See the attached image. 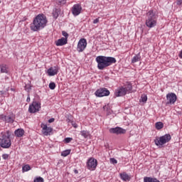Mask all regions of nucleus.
Returning <instances> with one entry per match:
<instances>
[{
  "mask_svg": "<svg viewBox=\"0 0 182 182\" xmlns=\"http://www.w3.org/2000/svg\"><path fill=\"white\" fill-rule=\"evenodd\" d=\"M119 177L122 181H130L132 180V177L126 172L119 173Z\"/></svg>",
  "mask_w": 182,
  "mask_h": 182,
  "instance_id": "obj_17",
  "label": "nucleus"
},
{
  "mask_svg": "<svg viewBox=\"0 0 182 182\" xmlns=\"http://www.w3.org/2000/svg\"><path fill=\"white\" fill-rule=\"evenodd\" d=\"M95 95L97 97H103L105 96H109V95H110V91H109L107 88H100L95 92Z\"/></svg>",
  "mask_w": 182,
  "mask_h": 182,
  "instance_id": "obj_9",
  "label": "nucleus"
},
{
  "mask_svg": "<svg viewBox=\"0 0 182 182\" xmlns=\"http://www.w3.org/2000/svg\"><path fill=\"white\" fill-rule=\"evenodd\" d=\"M2 136L0 138V146L2 149H9L12 146L11 141V133L9 131H6L5 133H1Z\"/></svg>",
  "mask_w": 182,
  "mask_h": 182,
  "instance_id": "obj_4",
  "label": "nucleus"
},
{
  "mask_svg": "<svg viewBox=\"0 0 182 182\" xmlns=\"http://www.w3.org/2000/svg\"><path fill=\"white\" fill-rule=\"evenodd\" d=\"M86 46H87V41H86V38H81L77 43V52H83V50L86 49Z\"/></svg>",
  "mask_w": 182,
  "mask_h": 182,
  "instance_id": "obj_12",
  "label": "nucleus"
},
{
  "mask_svg": "<svg viewBox=\"0 0 182 182\" xmlns=\"http://www.w3.org/2000/svg\"><path fill=\"white\" fill-rule=\"evenodd\" d=\"M9 157V155L7 154H4L2 155V158L4 159V160H8Z\"/></svg>",
  "mask_w": 182,
  "mask_h": 182,
  "instance_id": "obj_36",
  "label": "nucleus"
},
{
  "mask_svg": "<svg viewBox=\"0 0 182 182\" xmlns=\"http://www.w3.org/2000/svg\"><path fill=\"white\" fill-rule=\"evenodd\" d=\"M39 110H41V102L34 100L28 107V112L29 113H36L39 112Z\"/></svg>",
  "mask_w": 182,
  "mask_h": 182,
  "instance_id": "obj_7",
  "label": "nucleus"
},
{
  "mask_svg": "<svg viewBox=\"0 0 182 182\" xmlns=\"http://www.w3.org/2000/svg\"><path fill=\"white\" fill-rule=\"evenodd\" d=\"M59 72V66L55 65L53 67H50L48 70L47 73L48 76H55Z\"/></svg>",
  "mask_w": 182,
  "mask_h": 182,
  "instance_id": "obj_16",
  "label": "nucleus"
},
{
  "mask_svg": "<svg viewBox=\"0 0 182 182\" xmlns=\"http://www.w3.org/2000/svg\"><path fill=\"white\" fill-rule=\"evenodd\" d=\"M33 182H44L43 178L39 176L34 179Z\"/></svg>",
  "mask_w": 182,
  "mask_h": 182,
  "instance_id": "obj_31",
  "label": "nucleus"
},
{
  "mask_svg": "<svg viewBox=\"0 0 182 182\" xmlns=\"http://www.w3.org/2000/svg\"><path fill=\"white\" fill-rule=\"evenodd\" d=\"M144 182H160V181H159L156 178H151V177L145 176L144 178Z\"/></svg>",
  "mask_w": 182,
  "mask_h": 182,
  "instance_id": "obj_21",
  "label": "nucleus"
},
{
  "mask_svg": "<svg viewBox=\"0 0 182 182\" xmlns=\"http://www.w3.org/2000/svg\"><path fill=\"white\" fill-rule=\"evenodd\" d=\"M0 72L1 73H9V68L6 64L0 65Z\"/></svg>",
  "mask_w": 182,
  "mask_h": 182,
  "instance_id": "obj_19",
  "label": "nucleus"
},
{
  "mask_svg": "<svg viewBox=\"0 0 182 182\" xmlns=\"http://www.w3.org/2000/svg\"><path fill=\"white\" fill-rule=\"evenodd\" d=\"M41 127L42 129V134L44 136H50L52 134V132H53V128L48 127L46 124H41Z\"/></svg>",
  "mask_w": 182,
  "mask_h": 182,
  "instance_id": "obj_11",
  "label": "nucleus"
},
{
  "mask_svg": "<svg viewBox=\"0 0 182 182\" xmlns=\"http://www.w3.org/2000/svg\"><path fill=\"white\" fill-rule=\"evenodd\" d=\"M53 122H55V118H50L48 119V123H53Z\"/></svg>",
  "mask_w": 182,
  "mask_h": 182,
  "instance_id": "obj_38",
  "label": "nucleus"
},
{
  "mask_svg": "<svg viewBox=\"0 0 182 182\" xmlns=\"http://www.w3.org/2000/svg\"><path fill=\"white\" fill-rule=\"evenodd\" d=\"M166 105H174L177 102V95L176 93L170 92L166 95Z\"/></svg>",
  "mask_w": 182,
  "mask_h": 182,
  "instance_id": "obj_10",
  "label": "nucleus"
},
{
  "mask_svg": "<svg viewBox=\"0 0 182 182\" xmlns=\"http://www.w3.org/2000/svg\"><path fill=\"white\" fill-rule=\"evenodd\" d=\"M29 170H31V166L29 164L22 166V173H26V171H29Z\"/></svg>",
  "mask_w": 182,
  "mask_h": 182,
  "instance_id": "obj_25",
  "label": "nucleus"
},
{
  "mask_svg": "<svg viewBox=\"0 0 182 182\" xmlns=\"http://www.w3.org/2000/svg\"><path fill=\"white\" fill-rule=\"evenodd\" d=\"M26 102H27L28 103H29V102H31V97H29V95H28V97H27Z\"/></svg>",
  "mask_w": 182,
  "mask_h": 182,
  "instance_id": "obj_42",
  "label": "nucleus"
},
{
  "mask_svg": "<svg viewBox=\"0 0 182 182\" xmlns=\"http://www.w3.org/2000/svg\"><path fill=\"white\" fill-rule=\"evenodd\" d=\"M157 18L159 16L154 11L150 10L146 13L145 25L147 28H154L157 25Z\"/></svg>",
  "mask_w": 182,
  "mask_h": 182,
  "instance_id": "obj_3",
  "label": "nucleus"
},
{
  "mask_svg": "<svg viewBox=\"0 0 182 182\" xmlns=\"http://www.w3.org/2000/svg\"><path fill=\"white\" fill-rule=\"evenodd\" d=\"M0 4H1V0H0Z\"/></svg>",
  "mask_w": 182,
  "mask_h": 182,
  "instance_id": "obj_44",
  "label": "nucleus"
},
{
  "mask_svg": "<svg viewBox=\"0 0 182 182\" xmlns=\"http://www.w3.org/2000/svg\"><path fill=\"white\" fill-rule=\"evenodd\" d=\"M60 14V9H55L54 11H53V16L55 19H58V17L59 16V14Z\"/></svg>",
  "mask_w": 182,
  "mask_h": 182,
  "instance_id": "obj_24",
  "label": "nucleus"
},
{
  "mask_svg": "<svg viewBox=\"0 0 182 182\" xmlns=\"http://www.w3.org/2000/svg\"><path fill=\"white\" fill-rule=\"evenodd\" d=\"M109 133L112 134H126V129L120 127H117L114 128H110L109 130Z\"/></svg>",
  "mask_w": 182,
  "mask_h": 182,
  "instance_id": "obj_14",
  "label": "nucleus"
},
{
  "mask_svg": "<svg viewBox=\"0 0 182 182\" xmlns=\"http://www.w3.org/2000/svg\"><path fill=\"white\" fill-rule=\"evenodd\" d=\"M1 120L5 122L6 123H14L15 122V114L14 113L9 114V115L1 114L0 116Z\"/></svg>",
  "mask_w": 182,
  "mask_h": 182,
  "instance_id": "obj_8",
  "label": "nucleus"
},
{
  "mask_svg": "<svg viewBox=\"0 0 182 182\" xmlns=\"http://www.w3.org/2000/svg\"><path fill=\"white\" fill-rule=\"evenodd\" d=\"M80 135L84 137V139H87L89 136H90V133L88 131H81L80 132Z\"/></svg>",
  "mask_w": 182,
  "mask_h": 182,
  "instance_id": "obj_23",
  "label": "nucleus"
},
{
  "mask_svg": "<svg viewBox=\"0 0 182 182\" xmlns=\"http://www.w3.org/2000/svg\"><path fill=\"white\" fill-rule=\"evenodd\" d=\"M55 1L58 5H65V4H66V0H55Z\"/></svg>",
  "mask_w": 182,
  "mask_h": 182,
  "instance_id": "obj_29",
  "label": "nucleus"
},
{
  "mask_svg": "<svg viewBox=\"0 0 182 182\" xmlns=\"http://www.w3.org/2000/svg\"><path fill=\"white\" fill-rule=\"evenodd\" d=\"M70 154V149H67L65 151H63L61 153V156H63V157H66L67 156H69Z\"/></svg>",
  "mask_w": 182,
  "mask_h": 182,
  "instance_id": "obj_27",
  "label": "nucleus"
},
{
  "mask_svg": "<svg viewBox=\"0 0 182 182\" xmlns=\"http://www.w3.org/2000/svg\"><path fill=\"white\" fill-rule=\"evenodd\" d=\"M82 12V6L80 4H75L72 8V14L74 16H77L78 15H80V13Z\"/></svg>",
  "mask_w": 182,
  "mask_h": 182,
  "instance_id": "obj_15",
  "label": "nucleus"
},
{
  "mask_svg": "<svg viewBox=\"0 0 182 182\" xmlns=\"http://www.w3.org/2000/svg\"><path fill=\"white\" fill-rule=\"evenodd\" d=\"M68 43V39L65 38H61L58 39L57 41H55L56 46H63L64 45H66Z\"/></svg>",
  "mask_w": 182,
  "mask_h": 182,
  "instance_id": "obj_18",
  "label": "nucleus"
},
{
  "mask_svg": "<svg viewBox=\"0 0 182 182\" xmlns=\"http://www.w3.org/2000/svg\"><path fill=\"white\" fill-rule=\"evenodd\" d=\"M140 60H141V56L140 53H138L132 59V63H136V62H140Z\"/></svg>",
  "mask_w": 182,
  "mask_h": 182,
  "instance_id": "obj_22",
  "label": "nucleus"
},
{
  "mask_svg": "<svg viewBox=\"0 0 182 182\" xmlns=\"http://www.w3.org/2000/svg\"><path fill=\"white\" fill-rule=\"evenodd\" d=\"M171 140V135L170 134H166L162 136L156 137L154 139V143L156 146H163L166 144V143H168Z\"/></svg>",
  "mask_w": 182,
  "mask_h": 182,
  "instance_id": "obj_6",
  "label": "nucleus"
},
{
  "mask_svg": "<svg viewBox=\"0 0 182 182\" xmlns=\"http://www.w3.org/2000/svg\"><path fill=\"white\" fill-rule=\"evenodd\" d=\"M87 166L88 170L93 171V170H95L96 167H97V160L93 158L88 159Z\"/></svg>",
  "mask_w": 182,
  "mask_h": 182,
  "instance_id": "obj_13",
  "label": "nucleus"
},
{
  "mask_svg": "<svg viewBox=\"0 0 182 182\" xmlns=\"http://www.w3.org/2000/svg\"><path fill=\"white\" fill-rule=\"evenodd\" d=\"M49 87L51 90H55V88L56 87V84H55V82H50L49 84Z\"/></svg>",
  "mask_w": 182,
  "mask_h": 182,
  "instance_id": "obj_30",
  "label": "nucleus"
},
{
  "mask_svg": "<svg viewBox=\"0 0 182 182\" xmlns=\"http://www.w3.org/2000/svg\"><path fill=\"white\" fill-rule=\"evenodd\" d=\"M178 57L180 58V59H182V50L180 51Z\"/></svg>",
  "mask_w": 182,
  "mask_h": 182,
  "instance_id": "obj_40",
  "label": "nucleus"
},
{
  "mask_svg": "<svg viewBox=\"0 0 182 182\" xmlns=\"http://www.w3.org/2000/svg\"><path fill=\"white\" fill-rule=\"evenodd\" d=\"M14 134L16 137H22L25 134V131L23 129H18L14 132Z\"/></svg>",
  "mask_w": 182,
  "mask_h": 182,
  "instance_id": "obj_20",
  "label": "nucleus"
},
{
  "mask_svg": "<svg viewBox=\"0 0 182 182\" xmlns=\"http://www.w3.org/2000/svg\"><path fill=\"white\" fill-rule=\"evenodd\" d=\"M139 102H142V103H146V102H147V95H142L141 96V99L139 100Z\"/></svg>",
  "mask_w": 182,
  "mask_h": 182,
  "instance_id": "obj_28",
  "label": "nucleus"
},
{
  "mask_svg": "<svg viewBox=\"0 0 182 182\" xmlns=\"http://www.w3.org/2000/svg\"><path fill=\"white\" fill-rule=\"evenodd\" d=\"M95 60L97 63V68L99 70H104L106 68L112 66L113 63H116V58L114 57H107L105 55H100L95 58Z\"/></svg>",
  "mask_w": 182,
  "mask_h": 182,
  "instance_id": "obj_2",
  "label": "nucleus"
},
{
  "mask_svg": "<svg viewBox=\"0 0 182 182\" xmlns=\"http://www.w3.org/2000/svg\"><path fill=\"white\" fill-rule=\"evenodd\" d=\"M74 173L75 174H77L79 173V171H77V169H75Z\"/></svg>",
  "mask_w": 182,
  "mask_h": 182,
  "instance_id": "obj_43",
  "label": "nucleus"
},
{
  "mask_svg": "<svg viewBox=\"0 0 182 182\" xmlns=\"http://www.w3.org/2000/svg\"><path fill=\"white\" fill-rule=\"evenodd\" d=\"M176 5H182V0H176Z\"/></svg>",
  "mask_w": 182,
  "mask_h": 182,
  "instance_id": "obj_37",
  "label": "nucleus"
},
{
  "mask_svg": "<svg viewBox=\"0 0 182 182\" xmlns=\"http://www.w3.org/2000/svg\"><path fill=\"white\" fill-rule=\"evenodd\" d=\"M133 89L132 84L128 83L124 87H120L117 92H115V96L120 97L121 96H126L127 93H130Z\"/></svg>",
  "mask_w": 182,
  "mask_h": 182,
  "instance_id": "obj_5",
  "label": "nucleus"
},
{
  "mask_svg": "<svg viewBox=\"0 0 182 182\" xmlns=\"http://www.w3.org/2000/svg\"><path fill=\"white\" fill-rule=\"evenodd\" d=\"M72 140H73V138H70V137H67L65 138L64 141L65 143H70V141H72Z\"/></svg>",
  "mask_w": 182,
  "mask_h": 182,
  "instance_id": "obj_32",
  "label": "nucleus"
},
{
  "mask_svg": "<svg viewBox=\"0 0 182 182\" xmlns=\"http://www.w3.org/2000/svg\"><path fill=\"white\" fill-rule=\"evenodd\" d=\"M99 22V18H95L94 21H93V23H98Z\"/></svg>",
  "mask_w": 182,
  "mask_h": 182,
  "instance_id": "obj_39",
  "label": "nucleus"
},
{
  "mask_svg": "<svg viewBox=\"0 0 182 182\" xmlns=\"http://www.w3.org/2000/svg\"><path fill=\"white\" fill-rule=\"evenodd\" d=\"M25 89H26V90H27L28 92H31V89H32V87H31V85H26L25 86Z\"/></svg>",
  "mask_w": 182,
  "mask_h": 182,
  "instance_id": "obj_35",
  "label": "nucleus"
},
{
  "mask_svg": "<svg viewBox=\"0 0 182 182\" xmlns=\"http://www.w3.org/2000/svg\"><path fill=\"white\" fill-rule=\"evenodd\" d=\"M110 162L112 163V164H117V160H116V159L114 158H111Z\"/></svg>",
  "mask_w": 182,
  "mask_h": 182,
  "instance_id": "obj_34",
  "label": "nucleus"
},
{
  "mask_svg": "<svg viewBox=\"0 0 182 182\" xmlns=\"http://www.w3.org/2000/svg\"><path fill=\"white\" fill-rule=\"evenodd\" d=\"M46 23H48V18H46V16H45L43 14H41L37 15L33 21V23L31 24V29L33 32H38L45 26H46Z\"/></svg>",
  "mask_w": 182,
  "mask_h": 182,
  "instance_id": "obj_1",
  "label": "nucleus"
},
{
  "mask_svg": "<svg viewBox=\"0 0 182 182\" xmlns=\"http://www.w3.org/2000/svg\"><path fill=\"white\" fill-rule=\"evenodd\" d=\"M72 125L75 127V129H77V124H76V123H72Z\"/></svg>",
  "mask_w": 182,
  "mask_h": 182,
  "instance_id": "obj_41",
  "label": "nucleus"
},
{
  "mask_svg": "<svg viewBox=\"0 0 182 182\" xmlns=\"http://www.w3.org/2000/svg\"><path fill=\"white\" fill-rule=\"evenodd\" d=\"M62 35H63V36L65 37V38H64L65 39L68 40V38H69V34L68 33H66V31H62Z\"/></svg>",
  "mask_w": 182,
  "mask_h": 182,
  "instance_id": "obj_33",
  "label": "nucleus"
},
{
  "mask_svg": "<svg viewBox=\"0 0 182 182\" xmlns=\"http://www.w3.org/2000/svg\"><path fill=\"white\" fill-rule=\"evenodd\" d=\"M0 160H1V157H0Z\"/></svg>",
  "mask_w": 182,
  "mask_h": 182,
  "instance_id": "obj_45",
  "label": "nucleus"
},
{
  "mask_svg": "<svg viewBox=\"0 0 182 182\" xmlns=\"http://www.w3.org/2000/svg\"><path fill=\"white\" fill-rule=\"evenodd\" d=\"M164 127V124H163V122H156V129L157 130H161V129H163V127Z\"/></svg>",
  "mask_w": 182,
  "mask_h": 182,
  "instance_id": "obj_26",
  "label": "nucleus"
}]
</instances>
